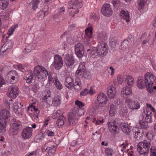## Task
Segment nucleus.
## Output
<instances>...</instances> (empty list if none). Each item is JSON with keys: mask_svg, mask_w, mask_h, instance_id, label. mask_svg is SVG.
I'll list each match as a JSON object with an SVG mask.
<instances>
[{"mask_svg": "<svg viewBox=\"0 0 156 156\" xmlns=\"http://www.w3.org/2000/svg\"><path fill=\"white\" fill-rule=\"evenodd\" d=\"M23 105L20 103L15 102L13 105V109L15 112L19 115H22V109L21 107Z\"/></svg>", "mask_w": 156, "mask_h": 156, "instance_id": "23", "label": "nucleus"}, {"mask_svg": "<svg viewBox=\"0 0 156 156\" xmlns=\"http://www.w3.org/2000/svg\"><path fill=\"white\" fill-rule=\"evenodd\" d=\"M76 75L80 79H88L90 77L89 73L86 72V70H77L76 72Z\"/></svg>", "mask_w": 156, "mask_h": 156, "instance_id": "21", "label": "nucleus"}, {"mask_svg": "<svg viewBox=\"0 0 156 156\" xmlns=\"http://www.w3.org/2000/svg\"><path fill=\"white\" fill-rule=\"evenodd\" d=\"M64 60L66 65L68 67L73 66L75 62L74 58L71 54H67L66 55Z\"/></svg>", "mask_w": 156, "mask_h": 156, "instance_id": "17", "label": "nucleus"}, {"mask_svg": "<svg viewBox=\"0 0 156 156\" xmlns=\"http://www.w3.org/2000/svg\"><path fill=\"white\" fill-rule=\"evenodd\" d=\"M12 45L11 41H7L5 42L2 45L0 49L1 53H5V54L7 53L10 50Z\"/></svg>", "mask_w": 156, "mask_h": 156, "instance_id": "13", "label": "nucleus"}, {"mask_svg": "<svg viewBox=\"0 0 156 156\" xmlns=\"http://www.w3.org/2000/svg\"><path fill=\"white\" fill-rule=\"evenodd\" d=\"M10 126V132L13 135H16L22 129V125L20 121L13 119L11 120Z\"/></svg>", "mask_w": 156, "mask_h": 156, "instance_id": "2", "label": "nucleus"}, {"mask_svg": "<svg viewBox=\"0 0 156 156\" xmlns=\"http://www.w3.org/2000/svg\"><path fill=\"white\" fill-rule=\"evenodd\" d=\"M62 113V112L61 110H57L55 112L53 113L52 115V118L53 119H55L59 115L61 114Z\"/></svg>", "mask_w": 156, "mask_h": 156, "instance_id": "57", "label": "nucleus"}, {"mask_svg": "<svg viewBox=\"0 0 156 156\" xmlns=\"http://www.w3.org/2000/svg\"><path fill=\"white\" fill-rule=\"evenodd\" d=\"M85 65V64L84 62H80L77 70H86Z\"/></svg>", "mask_w": 156, "mask_h": 156, "instance_id": "55", "label": "nucleus"}, {"mask_svg": "<svg viewBox=\"0 0 156 156\" xmlns=\"http://www.w3.org/2000/svg\"><path fill=\"white\" fill-rule=\"evenodd\" d=\"M105 152L107 156H112L113 151L111 148H106L105 149Z\"/></svg>", "mask_w": 156, "mask_h": 156, "instance_id": "53", "label": "nucleus"}, {"mask_svg": "<svg viewBox=\"0 0 156 156\" xmlns=\"http://www.w3.org/2000/svg\"><path fill=\"white\" fill-rule=\"evenodd\" d=\"M126 82L129 86V87H132L134 84V79L131 76L127 75L125 78Z\"/></svg>", "mask_w": 156, "mask_h": 156, "instance_id": "31", "label": "nucleus"}, {"mask_svg": "<svg viewBox=\"0 0 156 156\" xmlns=\"http://www.w3.org/2000/svg\"><path fill=\"white\" fill-rule=\"evenodd\" d=\"M18 27L17 24H16L11 26L9 29V30L8 32V34L9 36L11 35L13 33L14 30Z\"/></svg>", "mask_w": 156, "mask_h": 156, "instance_id": "48", "label": "nucleus"}, {"mask_svg": "<svg viewBox=\"0 0 156 156\" xmlns=\"http://www.w3.org/2000/svg\"><path fill=\"white\" fill-rule=\"evenodd\" d=\"M137 87L139 88H143L146 86L145 80L144 81L143 77L142 76H140L138 77L137 82Z\"/></svg>", "mask_w": 156, "mask_h": 156, "instance_id": "32", "label": "nucleus"}, {"mask_svg": "<svg viewBox=\"0 0 156 156\" xmlns=\"http://www.w3.org/2000/svg\"><path fill=\"white\" fill-rule=\"evenodd\" d=\"M34 72L37 77L40 80L46 79L48 73L45 67L40 66H36L35 68Z\"/></svg>", "mask_w": 156, "mask_h": 156, "instance_id": "1", "label": "nucleus"}, {"mask_svg": "<svg viewBox=\"0 0 156 156\" xmlns=\"http://www.w3.org/2000/svg\"><path fill=\"white\" fill-rule=\"evenodd\" d=\"M106 44L105 43H101L98 46V49L100 52L101 55H105L108 51V49L106 47Z\"/></svg>", "mask_w": 156, "mask_h": 156, "instance_id": "22", "label": "nucleus"}, {"mask_svg": "<svg viewBox=\"0 0 156 156\" xmlns=\"http://www.w3.org/2000/svg\"><path fill=\"white\" fill-rule=\"evenodd\" d=\"M107 97L105 94L103 92H100L98 95L97 100L98 104L101 107L104 106L107 102Z\"/></svg>", "mask_w": 156, "mask_h": 156, "instance_id": "9", "label": "nucleus"}, {"mask_svg": "<svg viewBox=\"0 0 156 156\" xmlns=\"http://www.w3.org/2000/svg\"><path fill=\"white\" fill-rule=\"evenodd\" d=\"M78 117L72 112L69 114L68 119L69 125L71 126L75 125L77 122Z\"/></svg>", "mask_w": 156, "mask_h": 156, "instance_id": "20", "label": "nucleus"}, {"mask_svg": "<svg viewBox=\"0 0 156 156\" xmlns=\"http://www.w3.org/2000/svg\"><path fill=\"white\" fill-rule=\"evenodd\" d=\"M116 112V107L114 105H111L110 106V109L109 112L110 115L112 116L114 115Z\"/></svg>", "mask_w": 156, "mask_h": 156, "instance_id": "47", "label": "nucleus"}, {"mask_svg": "<svg viewBox=\"0 0 156 156\" xmlns=\"http://www.w3.org/2000/svg\"><path fill=\"white\" fill-rule=\"evenodd\" d=\"M88 94L92 95L96 93L94 87L91 86L90 88V89H88Z\"/></svg>", "mask_w": 156, "mask_h": 156, "instance_id": "60", "label": "nucleus"}, {"mask_svg": "<svg viewBox=\"0 0 156 156\" xmlns=\"http://www.w3.org/2000/svg\"><path fill=\"white\" fill-rule=\"evenodd\" d=\"M18 87L14 85L9 86L7 93V96L10 98H16L18 94Z\"/></svg>", "mask_w": 156, "mask_h": 156, "instance_id": "8", "label": "nucleus"}, {"mask_svg": "<svg viewBox=\"0 0 156 156\" xmlns=\"http://www.w3.org/2000/svg\"><path fill=\"white\" fill-rule=\"evenodd\" d=\"M6 121L0 120V133L6 131Z\"/></svg>", "mask_w": 156, "mask_h": 156, "instance_id": "35", "label": "nucleus"}, {"mask_svg": "<svg viewBox=\"0 0 156 156\" xmlns=\"http://www.w3.org/2000/svg\"><path fill=\"white\" fill-rule=\"evenodd\" d=\"M48 80L49 82H53L54 83V82H55L56 81H57L58 80L57 77L56 76H52L51 74L50 73H48Z\"/></svg>", "mask_w": 156, "mask_h": 156, "instance_id": "50", "label": "nucleus"}, {"mask_svg": "<svg viewBox=\"0 0 156 156\" xmlns=\"http://www.w3.org/2000/svg\"><path fill=\"white\" fill-rule=\"evenodd\" d=\"M53 63L55 69H60L63 66V60L62 57L58 55H55L54 56Z\"/></svg>", "mask_w": 156, "mask_h": 156, "instance_id": "6", "label": "nucleus"}, {"mask_svg": "<svg viewBox=\"0 0 156 156\" xmlns=\"http://www.w3.org/2000/svg\"><path fill=\"white\" fill-rule=\"evenodd\" d=\"M146 135L148 140H151L153 139L154 135L151 132H148L146 134Z\"/></svg>", "mask_w": 156, "mask_h": 156, "instance_id": "59", "label": "nucleus"}, {"mask_svg": "<svg viewBox=\"0 0 156 156\" xmlns=\"http://www.w3.org/2000/svg\"><path fill=\"white\" fill-rule=\"evenodd\" d=\"M152 86V85H150L146 86L147 91L149 93L151 94H154L155 92V90H154V89H153Z\"/></svg>", "mask_w": 156, "mask_h": 156, "instance_id": "52", "label": "nucleus"}, {"mask_svg": "<svg viewBox=\"0 0 156 156\" xmlns=\"http://www.w3.org/2000/svg\"><path fill=\"white\" fill-rule=\"evenodd\" d=\"M125 102L127 104L128 108L131 110L138 109L140 107V102L137 100L134 101L129 98H126Z\"/></svg>", "mask_w": 156, "mask_h": 156, "instance_id": "4", "label": "nucleus"}, {"mask_svg": "<svg viewBox=\"0 0 156 156\" xmlns=\"http://www.w3.org/2000/svg\"><path fill=\"white\" fill-rule=\"evenodd\" d=\"M46 134L49 136H53L55 134V132L53 131H50L49 130H46Z\"/></svg>", "mask_w": 156, "mask_h": 156, "instance_id": "62", "label": "nucleus"}, {"mask_svg": "<svg viewBox=\"0 0 156 156\" xmlns=\"http://www.w3.org/2000/svg\"><path fill=\"white\" fill-rule=\"evenodd\" d=\"M10 115L9 111L5 109L2 110L0 112V120L6 121L7 119L10 116Z\"/></svg>", "mask_w": 156, "mask_h": 156, "instance_id": "24", "label": "nucleus"}, {"mask_svg": "<svg viewBox=\"0 0 156 156\" xmlns=\"http://www.w3.org/2000/svg\"><path fill=\"white\" fill-rule=\"evenodd\" d=\"M130 87H123L121 91V95L123 97H125L130 94L132 93Z\"/></svg>", "mask_w": 156, "mask_h": 156, "instance_id": "33", "label": "nucleus"}, {"mask_svg": "<svg viewBox=\"0 0 156 156\" xmlns=\"http://www.w3.org/2000/svg\"><path fill=\"white\" fill-rule=\"evenodd\" d=\"M19 77L18 73L15 70L9 71L5 77L6 80L11 83H14L17 82Z\"/></svg>", "mask_w": 156, "mask_h": 156, "instance_id": "5", "label": "nucleus"}, {"mask_svg": "<svg viewBox=\"0 0 156 156\" xmlns=\"http://www.w3.org/2000/svg\"><path fill=\"white\" fill-rule=\"evenodd\" d=\"M151 155L150 156H156V148L152 147L150 149Z\"/></svg>", "mask_w": 156, "mask_h": 156, "instance_id": "58", "label": "nucleus"}, {"mask_svg": "<svg viewBox=\"0 0 156 156\" xmlns=\"http://www.w3.org/2000/svg\"><path fill=\"white\" fill-rule=\"evenodd\" d=\"M151 146L150 141L144 140L137 145V151L140 155H143L148 152Z\"/></svg>", "mask_w": 156, "mask_h": 156, "instance_id": "3", "label": "nucleus"}, {"mask_svg": "<svg viewBox=\"0 0 156 156\" xmlns=\"http://www.w3.org/2000/svg\"><path fill=\"white\" fill-rule=\"evenodd\" d=\"M52 104L55 106L59 105L61 103V96L57 95L55 96L52 100Z\"/></svg>", "mask_w": 156, "mask_h": 156, "instance_id": "29", "label": "nucleus"}, {"mask_svg": "<svg viewBox=\"0 0 156 156\" xmlns=\"http://www.w3.org/2000/svg\"><path fill=\"white\" fill-rule=\"evenodd\" d=\"M134 138L136 140H140L142 139V137L143 135V133L140 130L138 129L137 131L135 130L134 132Z\"/></svg>", "mask_w": 156, "mask_h": 156, "instance_id": "38", "label": "nucleus"}, {"mask_svg": "<svg viewBox=\"0 0 156 156\" xmlns=\"http://www.w3.org/2000/svg\"><path fill=\"white\" fill-rule=\"evenodd\" d=\"M147 4L146 0H139L138 5L139 9H142Z\"/></svg>", "mask_w": 156, "mask_h": 156, "instance_id": "49", "label": "nucleus"}, {"mask_svg": "<svg viewBox=\"0 0 156 156\" xmlns=\"http://www.w3.org/2000/svg\"><path fill=\"white\" fill-rule=\"evenodd\" d=\"M51 93L48 90H46L42 92V98L48 104H50L52 100L51 96Z\"/></svg>", "mask_w": 156, "mask_h": 156, "instance_id": "19", "label": "nucleus"}, {"mask_svg": "<svg viewBox=\"0 0 156 156\" xmlns=\"http://www.w3.org/2000/svg\"><path fill=\"white\" fill-rule=\"evenodd\" d=\"M120 16L121 18L125 20L126 22L130 21L129 15L128 11L124 10H122L120 12Z\"/></svg>", "mask_w": 156, "mask_h": 156, "instance_id": "25", "label": "nucleus"}, {"mask_svg": "<svg viewBox=\"0 0 156 156\" xmlns=\"http://www.w3.org/2000/svg\"><path fill=\"white\" fill-rule=\"evenodd\" d=\"M101 12L104 16H109L112 14V10L109 4H104L101 8Z\"/></svg>", "mask_w": 156, "mask_h": 156, "instance_id": "11", "label": "nucleus"}, {"mask_svg": "<svg viewBox=\"0 0 156 156\" xmlns=\"http://www.w3.org/2000/svg\"><path fill=\"white\" fill-rule=\"evenodd\" d=\"M140 127L142 129H146L147 127V124L145 122L144 119H141L140 117L139 121Z\"/></svg>", "mask_w": 156, "mask_h": 156, "instance_id": "44", "label": "nucleus"}, {"mask_svg": "<svg viewBox=\"0 0 156 156\" xmlns=\"http://www.w3.org/2000/svg\"><path fill=\"white\" fill-rule=\"evenodd\" d=\"M90 18L92 21H94L98 20L99 17L98 15H96L95 13H93L90 16Z\"/></svg>", "mask_w": 156, "mask_h": 156, "instance_id": "56", "label": "nucleus"}, {"mask_svg": "<svg viewBox=\"0 0 156 156\" xmlns=\"http://www.w3.org/2000/svg\"><path fill=\"white\" fill-rule=\"evenodd\" d=\"M65 86L68 88L72 87L74 85L73 80L71 77H67L65 79Z\"/></svg>", "mask_w": 156, "mask_h": 156, "instance_id": "26", "label": "nucleus"}, {"mask_svg": "<svg viewBox=\"0 0 156 156\" xmlns=\"http://www.w3.org/2000/svg\"><path fill=\"white\" fill-rule=\"evenodd\" d=\"M75 53L79 58L82 57L84 53V47L81 43H78L75 47Z\"/></svg>", "mask_w": 156, "mask_h": 156, "instance_id": "10", "label": "nucleus"}, {"mask_svg": "<svg viewBox=\"0 0 156 156\" xmlns=\"http://www.w3.org/2000/svg\"><path fill=\"white\" fill-rule=\"evenodd\" d=\"M120 128L122 131L127 135H128L130 134L131 130L127 124L125 123L122 124L121 125Z\"/></svg>", "mask_w": 156, "mask_h": 156, "instance_id": "30", "label": "nucleus"}, {"mask_svg": "<svg viewBox=\"0 0 156 156\" xmlns=\"http://www.w3.org/2000/svg\"><path fill=\"white\" fill-rule=\"evenodd\" d=\"M129 43L128 41L127 40H124L122 43L121 46L120 47V48L122 50H125L128 46Z\"/></svg>", "mask_w": 156, "mask_h": 156, "instance_id": "46", "label": "nucleus"}, {"mask_svg": "<svg viewBox=\"0 0 156 156\" xmlns=\"http://www.w3.org/2000/svg\"><path fill=\"white\" fill-rule=\"evenodd\" d=\"M9 4V2L6 0H1L0 3V8L2 10L5 9Z\"/></svg>", "mask_w": 156, "mask_h": 156, "instance_id": "43", "label": "nucleus"}, {"mask_svg": "<svg viewBox=\"0 0 156 156\" xmlns=\"http://www.w3.org/2000/svg\"><path fill=\"white\" fill-rule=\"evenodd\" d=\"M144 80L146 86H147L153 84L156 80V78L153 74L151 73L147 72L144 75Z\"/></svg>", "mask_w": 156, "mask_h": 156, "instance_id": "7", "label": "nucleus"}, {"mask_svg": "<svg viewBox=\"0 0 156 156\" xmlns=\"http://www.w3.org/2000/svg\"><path fill=\"white\" fill-rule=\"evenodd\" d=\"M107 125L108 129L110 132L115 134L117 132L118 127L115 121L113 120L111 122H108Z\"/></svg>", "mask_w": 156, "mask_h": 156, "instance_id": "18", "label": "nucleus"}, {"mask_svg": "<svg viewBox=\"0 0 156 156\" xmlns=\"http://www.w3.org/2000/svg\"><path fill=\"white\" fill-rule=\"evenodd\" d=\"M76 37H74L73 35L69 34L68 35L67 38V42L71 45L73 44L76 40Z\"/></svg>", "mask_w": 156, "mask_h": 156, "instance_id": "41", "label": "nucleus"}, {"mask_svg": "<svg viewBox=\"0 0 156 156\" xmlns=\"http://www.w3.org/2000/svg\"><path fill=\"white\" fill-rule=\"evenodd\" d=\"M93 34L92 31L91 29L87 28L85 30V38L86 39L91 38Z\"/></svg>", "mask_w": 156, "mask_h": 156, "instance_id": "42", "label": "nucleus"}, {"mask_svg": "<svg viewBox=\"0 0 156 156\" xmlns=\"http://www.w3.org/2000/svg\"><path fill=\"white\" fill-rule=\"evenodd\" d=\"M35 77L31 70H29L26 72L24 79L26 80V82L28 83H34L35 82Z\"/></svg>", "mask_w": 156, "mask_h": 156, "instance_id": "14", "label": "nucleus"}, {"mask_svg": "<svg viewBox=\"0 0 156 156\" xmlns=\"http://www.w3.org/2000/svg\"><path fill=\"white\" fill-rule=\"evenodd\" d=\"M90 55L93 58H96L98 55H101L100 52L97 48H94L91 51Z\"/></svg>", "mask_w": 156, "mask_h": 156, "instance_id": "39", "label": "nucleus"}, {"mask_svg": "<svg viewBox=\"0 0 156 156\" xmlns=\"http://www.w3.org/2000/svg\"><path fill=\"white\" fill-rule=\"evenodd\" d=\"M12 101V99H11L10 100H5L4 102L5 103V104L6 106H7L8 108H9L10 105L11 103L10 102V101Z\"/></svg>", "mask_w": 156, "mask_h": 156, "instance_id": "64", "label": "nucleus"}, {"mask_svg": "<svg viewBox=\"0 0 156 156\" xmlns=\"http://www.w3.org/2000/svg\"><path fill=\"white\" fill-rule=\"evenodd\" d=\"M80 95L83 96H85L88 94V89L85 88L82 90L80 92Z\"/></svg>", "mask_w": 156, "mask_h": 156, "instance_id": "61", "label": "nucleus"}, {"mask_svg": "<svg viewBox=\"0 0 156 156\" xmlns=\"http://www.w3.org/2000/svg\"><path fill=\"white\" fill-rule=\"evenodd\" d=\"M32 129L30 127L24 128L22 132V136L25 139H28L31 136L32 133Z\"/></svg>", "mask_w": 156, "mask_h": 156, "instance_id": "15", "label": "nucleus"}, {"mask_svg": "<svg viewBox=\"0 0 156 156\" xmlns=\"http://www.w3.org/2000/svg\"><path fill=\"white\" fill-rule=\"evenodd\" d=\"M73 113L77 117L81 116L84 113V110L81 108H74L73 110Z\"/></svg>", "mask_w": 156, "mask_h": 156, "instance_id": "34", "label": "nucleus"}, {"mask_svg": "<svg viewBox=\"0 0 156 156\" xmlns=\"http://www.w3.org/2000/svg\"><path fill=\"white\" fill-rule=\"evenodd\" d=\"M28 112L32 114L34 113H39V111L37 108H36L34 106V104L33 103L28 107L27 108Z\"/></svg>", "mask_w": 156, "mask_h": 156, "instance_id": "27", "label": "nucleus"}, {"mask_svg": "<svg viewBox=\"0 0 156 156\" xmlns=\"http://www.w3.org/2000/svg\"><path fill=\"white\" fill-rule=\"evenodd\" d=\"M54 84L56 88L59 90H61L63 88L62 84L58 80L55 82H54Z\"/></svg>", "mask_w": 156, "mask_h": 156, "instance_id": "51", "label": "nucleus"}, {"mask_svg": "<svg viewBox=\"0 0 156 156\" xmlns=\"http://www.w3.org/2000/svg\"><path fill=\"white\" fill-rule=\"evenodd\" d=\"M106 72L108 74V75H111L112 76L114 75L115 73V69L112 66L108 67L106 71Z\"/></svg>", "mask_w": 156, "mask_h": 156, "instance_id": "45", "label": "nucleus"}, {"mask_svg": "<svg viewBox=\"0 0 156 156\" xmlns=\"http://www.w3.org/2000/svg\"><path fill=\"white\" fill-rule=\"evenodd\" d=\"M151 111H148L147 109H144L140 116V118L144 119L147 123L150 122L151 120Z\"/></svg>", "mask_w": 156, "mask_h": 156, "instance_id": "12", "label": "nucleus"}, {"mask_svg": "<svg viewBox=\"0 0 156 156\" xmlns=\"http://www.w3.org/2000/svg\"><path fill=\"white\" fill-rule=\"evenodd\" d=\"M75 104L76 105L77 107H78L79 108H81L85 106L84 104L82 102L76 100L75 101Z\"/></svg>", "mask_w": 156, "mask_h": 156, "instance_id": "54", "label": "nucleus"}, {"mask_svg": "<svg viewBox=\"0 0 156 156\" xmlns=\"http://www.w3.org/2000/svg\"><path fill=\"white\" fill-rule=\"evenodd\" d=\"M107 95L109 98H113L115 96L116 90L115 87L112 84L108 86L107 88Z\"/></svg>", "mask_w": 156, "mask_h": 156, "instance_id": "16", "label": "nucleus"}, {"mask_svg": "<svg viewBox=\"0 0 156 156\" xmlns=\"http://www.w3.org/2000/svg\"><path fill=\"white\" fill-rule=\"evenodd\" d=\"M146 106H147V108H146V109H147L148 111H149L148 110V109L149 108L152 112H155V110L152 107V106L151 104H148V103H147L146 104Z\"/></svg>", "mask_w": 156, "mask_h": 156, "instance_id": "63", "label": "nucleus"}, {"mask_svg": "<svg viewBox=\"0 0 156 156\" xmlns=\"http://www.w3.org/2000/svg\"><path fill=\"white\" fill-rule=\"evenodd\" d=\"M83 3L82 0H75L73 3V9L79 8L82 6Z\"/></svg>", "mask_w": 156, "mask_h": 156, "instance_id": "37", "label": "nucleus"}, {"mask_svg": "<svg viewBox=\"0 0 156 156\" xmlns=\"http://www.w3.org/2000/svg\"><path fill=\"white\" fill-rule=\"evenodd\" d=\"M66 122V118L64 115L62 114L59 116L57 121V124L58 127H62L64 124Z\"/></svg>", "mask_w": 156, "mask_h": 156, "instance_id": "28", "label": "nucleus"}, {"mask_svg": "<svg viewBox=\"0 0 156 156\" xmlns=\"http://www.w3.org/2000/svg\"><path fill=\"white\" fill-rule=\"evenodd\" d=\"M59 144V142L57 144H54L50 147H48L46 148V150H48V152L51 154H54L55 152L56 149L58 145Z\"/></svg>", "mask_w": 156, "mask_h": 156, "instance_id": "40", "label": "nucleus"}, {"mask_svg": "<svg viewBox=\"0 0 156 156\" xmlns=\"http://www.w3.org/2000/svg\"><path fill=\"white\" fill-rule=\"evenodd\" d=\"M98 39L101 41H103L107 39L106 34L105 32L99 33L97 35Z\"/></svg>", "mask_w": 156, "mask_h": 156, "instance_id": "36", "label": "nucleus"}]
</instances>
